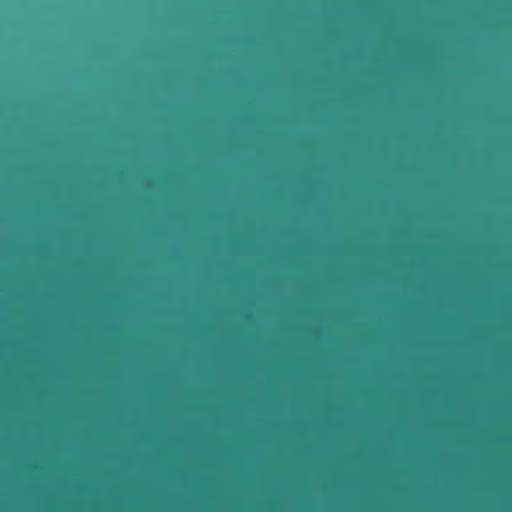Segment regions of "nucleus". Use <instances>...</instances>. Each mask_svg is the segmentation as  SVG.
Listing matches in <instances>:
<instances>
[{
  "label": "nucleus",
  "instance_id": "1",
  "mask_svg": "<svg viewBox=\"0 0 512 512\" xmlns=\"http://www.w3.org/2000/svg\"><path fill=\"white\" fill-rule=\"evenodd\" d=\"M48 320H449V316L431 317H242L191 316V317H76L48 316Z\"/></svg>",
  "mask_w": 512,
  "mask_h": 512
},
{
  "label": "nucleus",
  "instance_id": "2",
  "mask_svg": "<svg viewBox=\"0 0 512 512\" xmlns=\"http://www.w3.org/2000/svg\"><path fill=\"white\" fill-rule=\"evenodd\" d=\"M0 327H63V322H0Z\"/></svg>",
  "mask_w": 512,
  "mask_h": 512
}]
</instances>
